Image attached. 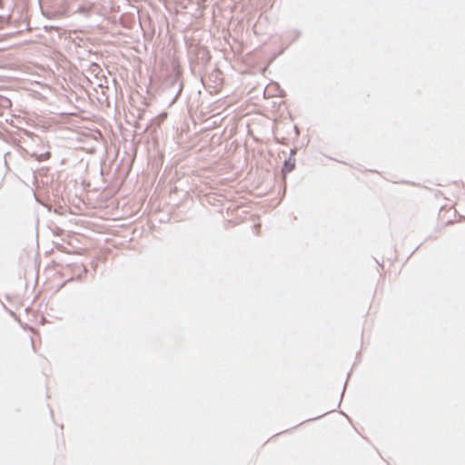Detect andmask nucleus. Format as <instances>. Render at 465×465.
<instances>
[{
    "mask_svg": "<svg viewBox=\"0 0 465 465\" xmlns=\"http://www.w3.org/2000/svg\"><path fill=\"white\" fill-rule=\"evenodd\" d=\"M294 166H295V159L291 156V157H289V159L284 161L282 172L284 173H290L294 169Z\"/></svg>",
    "mask_w": 465,
    "mask_h": 465,
    "instance_id": "obj_1",
    "label": "nucleus"
},
{
    "mask_svg": "<svg viewBox=\"0 0 465 465\" xmlns=\"http://www.w3.org/2000/svg\"><path fill=\"white\" fill-rule=\"evenodd\" d=\"M85 11H86V8L84 6H80L78 8V12H80V13H84Z\"/></svg>",
    "mask_w": 465,
    "mask_h": 465,
    "instance_id": "obj_2",
    "label": "nucleus"
},
{
    "mask_svg": "<svg viewBox=\"0 0 465 465\" xmlns=\"http://www.w3.org/2000/svg\"><path fill=\"white\" fill-rule=\"evenodd\" d=\"M182 92V84H180V88H179V91H178V94Z\"/></svg>",
    "mask_w": 465,
    "mask_h": 465,
    "instance_id": "obj_3",
    "label": "nucleus"
}]
</instances>
